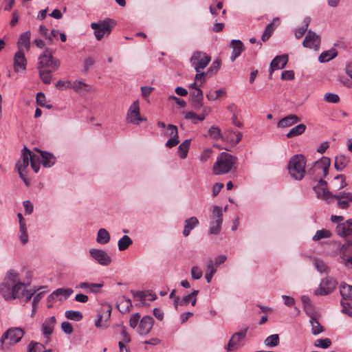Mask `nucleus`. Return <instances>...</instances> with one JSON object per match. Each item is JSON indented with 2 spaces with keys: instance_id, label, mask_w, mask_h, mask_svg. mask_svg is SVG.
I'll use <instances>...</instances> for the list:
<instances>
[{
  "instance_id": "obj_28",
  "label": "nucleus",
  "mask_w": 352,
  "mask_h": 352,
  "mask_svg": "<svg viewBox=\"0 0 352 352\" xmlns=\"http://www.w3.org/2000/svg\"><path fill=\"white\" fill-rule=\"evenodd\" d=\"M199 224V221L195 217H190L185 220L183 234L184 236H188L190 231L194 229Z\"/></svg>"
},
{
  "instance_id": "obj_32",
  "label": "nucleus",
  "mask_w": 352,
  "mask_h": 352,
  "mask_svg": "<svg viewBox=\"0 0 352 352\" xmlns=\"http://www.w3.org/2000/svg\"><path fill=\"white\" fill-rule=\"evenodd\" d=\"M310 315V323L311 325V333L314 336H317L324 331V327L320 324L318 320L312 314Z\"/></svg>"
},
{
  "instance_id": "obj_61",
  "label": "nucleus",
  "mask_w": 352,
  "mask_h": 352,
  "mask_svg": "<svg viewBox=\"0 0 352 352\" xmlns=\"http://www.w3.org/2000/svg\"><path fill=\"white\" fill-rule=\"evenodd\" d=\"M87 86V85L81 80H76L71 83V88L76 91L84 89Z\"/></svg>"
},
{
  "instance_id": "obj_10",
  "label": "nucleus",
  "mask_w": 352,
  "mask_h": 352,
  "mask_svg": "<svg viewBox=\"0 0 352 352\" xmlns=\"http://www.w3.org/2000/svg\"><path fill=\"white\" fill-rule=\"evenodd\" d=\"M211 58L206 53L202 52H195L191 58L190 63L192 67H194L196 72L203 71V69L210 63Z\"/></svg>"
},
{
  "instance_id": "obj_33",
  "label": "nucleus",
  "mask_w": 352,
  "mask_h": 352,
  "mask_svg": "<svg viewBox=\"0 0 352 352\" xmlns=\"http://www.w3.org/2000/svg\"><path fill=\"white\" fill-rule=\"evenodd\" d=\"M340 292L343 298L342 300H351L352 302V286L343 283L340 285Z\"/></svg>"
},
{
  "instance_id": "obj_46",
  "label": "nucleus",
  "mask_w": 352,
  "mask_h": 352,
  "mask_svg": "<svg viewBox=\"0 0 352 352\" xmlns=\"http://www.w3.org/2000/svg\"><path fill=\"white\" fill-rule=\"evenodd\" d=\"M313 263L318 272L322 274L328 272V267L323 261L318 258H314L313 260Z\"/></svg>"
},
{
  "instance_id": "obj_31",
  "label": "nucleus",
  "mask_w": 352,
  "mask_h": 352,
  "mask_svg": "<svg viewBox=\"0 0 352 352\" xmlns=\"http://www.w3.org/2000/svg\"><path fill=\"white\" fill-rule=\"evenodd\" d=\"M30 31H27L21 34L17 42L19 47H24L25 49L29 50L30 47Z\"/></svg>"
},
{
  "instance_id": "obj_40",
  "label": "nucleus",
  "mask_w": 352,
  "mask_h": 352,
  "mask_svg": "<svg viewBox=\"0 0 352 352\" xmlns=\"http://www.w3.org/2000/svg\"><path fill=\"white\" fill-rule=\"evenodd\" d=\"M278 21V19L276 18L273 20V22L269 23L266 26L265 31L263 33L262 36H261V39L263 42H265L270 38L273 32L274 31V24L276 21Z\"/></svg>"
},
{
  "instance_id": "obj_30",
  "label": "nucleus",
  "mask_w": 352,
  "mask_h": 352,
  "mask_svg": "<svg viewBox=\"0 0 352 352\" xmlns=\"http://www.w3.org/2000/svg\"><path fill=\"white\" fill-rule=\"evenodd\" d=\"M338 55V52L335 48H331L329 50L324 51L320 54L318 57V60L320 63H327L335 58Z\"/></svg>"
},
{
  "instance_id": "obj_64",
  "label": "nucleus",
  "mask_w": 352,
  "mask_h": 352,
  "mask_svg": "<svg viewBox=\"0 0 352 352\" xmlns=\"http://www.w3.org/2000/svg\"><path fill=\"white\" fill-rule=\"evenodd\" d=\"M95 64V60L91 57H87L84 60V72L88 70Z\"/></svg>"
},
{
  "instance_id": "obj_60",
  "label": "nucleus",
  "mask_w": 352,
  "mask_h": 352,
  "mask_svg": "<svg viewBox=\"0 0 352 352\" xmlns=\"http://www.w3.org/2000/svg\"><path fill=\"white\" fill-rule=\"evenodd\" d=\"M43 292H39V293H37V294H36V292H35L34 294L32 296V297H33V300H32V314L35 313L36 307L37 306V304L41 300V299L43 298Z\"/></svg>"
},
{
  "instance_id": "obj_59",
  "label": "nucleus",
  "mask_w": 352,
  "mask_h": 352,
  "mask_svg": "<svg viewBox=\"0 0 352 352\" xmlns=\"http://www.w3.org/2000/svg\"><path fill=\"white\" fill-rule=\"evenodd\" d=\"M140 314L139 313L134 314L129 319V325L131 328L135 329L138 327Z\"/></svg>"
},
{
  "instance_id": "obj_27",
  "label": "nucleus",
  "mask_w": 352,
  "mask_h": 352,
  "mask_svg": "<svg viewBox=\"0 0 352 352\" xmlns=\"http://www.w3.org/2000/svg\"><path fill=\"white\" fill-rule=\"evenodd\" d=\"M103 286L102 283H90L87 282H83L78 284L76 286V289H85L89 292L98 293L100 288Z\"/></svg>"
},
{
  "instance_id": "obj_57",
  "label": "nucleus",
  "mask_w": 352,
  "mask_h": 352,
  "mask_svg": "<svg viewBox=\"0 0 352 352\" xmlns=\"http://www.w3.org/2000/svg\"><path fill=\"white\" fill-rule=\"evenodd\" d=\"M21 242L23 244H25L28 241V235L27 233V228L26 226H20V236H19Z\"/></svg>"
},
{
  "instance_id": "obj_38",
  "label": "nucleus",
  "mask_w": 352,
  "mask_h": 352,
  "mask_svg": "<svg viewBox=\"0 0 352 352\" xmlns=\"http://www.w3.org/2000/svg\"><path fill=\"white\" fill-rule=\"evenodd\" d=\"M306 125L304 124H299L298 125L293 127L286 135L287 138H291L300 135H302L306 130Z\"/></svg>"
},
{
  "instance_id": "obj_45",
  "label": "nucleus",
  "mask_w": 352,
  "mask_h": 352,
  "mask_svg": "<svg viewBox=\"0 0 352 352\" xmlns=\"http://www.w3.org/2000/svg\"><path fill=\"white\" fill-rule=\"evenodd\" d=\"M226 91L225 89H220L217 91L210 90L207 94L206 98L208 100L213 101L221 97V96L226 95Z\"/></svg>"
},
{
  "instance_id": "obj_54",
  "label": "nucleus",
  "mask_w": 352,
  "mask_h": 352,
  "mask_svg": "<svg viewBox=\"0 0 352 352\" xmlns=\"http://www.w3.org/2000/svg\"><path fill=\"white\" fill-rule=\"evenodd\" d=\"M131 292L135 300H139L142 305L145 303L146 294L143 292L131 290Z\"/></svg>"
},
{
  "instance_id": "obj_16",
  "label": "nucleus",
  "mask_w": 352,
  "mask_h": 352,
  "mask_svg": "<svg viewBox=\"0 0 352 352\" xmlns=\"http://www.w3.org/2000/svg\"><path fill=\"white\" fill-rule=\"evenodd\" d=\"M320 44V37L315 32L309 30L307 32V35L302 42V45L305 47L318 50Z\"/></svg>"
},
{
  "instance_id": "obj_17",
  "label": "nucleus",
  "mask_w": 352,
  "mask_h": 352,
  "mask_svg": "<svg viewBox=\"0 0 352 352\" xmlns=\"http://www.w3.org/2000/svg\"><path fill=\"white\" fill-rule=\"evenodd\" d=\"M21 282L19 273L14 270H10L5 276L1 287H6V290H10L11 287Z\"/></svg>"
},
{
  "instance_id": "obj_58",
  "label": "nucleus",
  "mask_w": 352,
  "mask_h": 352,
  "mask_svg": "<svg viewBox=\"0 0 352 352\" xmlns=\"http://www.w3.org/2000/svg\"><path fill=\"white\" fill-rule=\"evenodd\" d=\"M203 272L202 270L197 266H193L191 268V276L192 278L195 280L200 279L202 277Z\"/></svg>"
},
{
  "instance_id": "obj_49",
  "label": "nucleus",
  "mask_w": 352,
  "mask_h": 352,
  "mask_svg": "<svg viewBox=\"0 0 352 352\" xmlns=\"http://www.w3.org/2000/svg\"><path fill=\"white\" fill-rule=\"evenodd\" d=\"M331 236V233L329 230L322 229L318 230L315 235L313 236V240L315 241H319L322 239H327L330 238Z\"/></svg>"
},
{
  "instance_id": "obj_22",
  "label": "nucleus",
  "mask_w": 352,
  "mask_h": 352,
  "mask_svg": "<svg viewBox=\"0 0 352 352\" xmlns=\"http://www.w3.org/2000/svg\"><path fill=\"white\" fill-rule=\"evenodd\" d=\"M288 62V56L283 54L276 56L270 63V78H272V73L277 69H283Z\"/></svg>"
},
{
  "instance_id": "obj_12",
  "label": "nucleus",
  "mask_w": 352,
  "mask_h": 352,
  "mask_svg": "<svg viewBox=\"0 0 352 352\" xmlns=\"http://www.w3.org/2000/svg\"><path fill=\"white\" fill-rule=\"evenodd\" d=\"M338 282L333 278H322L317 289L314 291L315 296H327L332 293L336 288Z\"/></svg>"
},
{
  "instance_id": "obj_29",
  "label": "nucleus",
  "mask_w": 352,
  "mask_h": 352,
  "mask_svg": "<svg viewBox=\"0 0 352 352\" xmlns=\"http://www.w3.org/2000/svg\"><path fill=\"white\" fill-rule=\"evenodd\" d=\"M190 96L192 102L195 103V109H197L202 107L203 91L201 89H195V90L190 91Z\"/></svg>"
},
{
  "instance_id": "obj_44",
  "label": "nucleus",
  "mask_w": 352,
  "mask_h": 352,
  "mask_svg": "<svg viewBox=\"0 0 352 352\" xmlns=\"http://www.w3.org/2000/svg\"><path fill=\"white\" fill-rule=\"evenodd\" d=\"M133 243L132 240L127 235H124L118 243V249L120 251L125 250Z\"/></svg>"
},
{
  "instance_id": "obj_5",
  "label": "nucleus",
  "mask_w": 352,
  "mask_h": 352,
  "mask_svg": "<svg viewBox=\"0 0 352 352\" xmlns=\"http://www.w3.org/2000/svg\"><path fill=\"white\" fill-rule=\"evenodd\" d=\"M60 65V60L54 57L51 49H46L38 57V68L56 72Z\"/></svg>"
},
{
  "instance_id": "obj_56",
  "label": "nucleus",
  "mask_w": 352,
  "mask_h": 352,
  "mask_svg": "<svg viewBox=\"0 0 352 352\" xmlns=\"http://www.w3.org/2000/svg\"><path fill=\"white\" fill-rule=\"evenodd\" d=\"M166 135L170 136V138H179L177 127L175 125L168 124L167 126V133Z\"/></svg>"
},
{
  "instance_id": "obj_11",
  "label": "nucleus",
  "mask_w": 352,
  "mask_h": 352,
  "mask_svg": "<svg viewBox=\"0 0 352 352\" xmlns=\"http://www.w3.org/2000/svg\"><path fill=\"white\" fill-rule=\"evenodd\" d=\"M222 217L221 208L218 206H213L209 228L210 234L217 235L220 232L223 222Z\"/></svg>"
},
{
  "instance_id": "obj_18",
  "label": "nucleus",
  "mask_w": 352,
  "mask_h": 352,
  "mask_svg": "<svg viewBox=\"0 0 352 352\" xmlns=\"http://www.w3.org/2000/svg\"><path fill=\"white\" fill-rule=\"evenodd\" d=\"M89 254L91 258L102 265H109L111 262V258L104 250L99 249H90Z\"/></svg>"
},
{
  "instance_id": "obj_3",
  "label": "nucleus",
  "mask_w": 352,
  "mask_h": 352,
  "mask_svg": "<svg viewBox=\"0 0 352 352\" xmlns=\"http://www.w3.org/2000/svg\"><path fill=\"white\" fill-rule=\"evenodd\" d=\"M306 158L304 155L297 154L292 156L288 163V170L291 177L301 180L305 175Z\"/></svg>"
},
{
  "instance_id": "obj_63",
  "label": "nucleus",
  "mask_w": 352,
  "mask_h": 352,
  "mask_svg": "<svg viewBox=\"0 0 352 352\" xmlns=\"http://www.w3.org/2000/svg\"><path fill=\"white\" fill-rule=\"evenodd\" d=\"M341 305L342 307V312L352 317V306H351L349 303L344 302V300L341 301Z\"/></svg>"
},
{
  "instance_id": "obj_51",
  "label": "nucleus",
  "mask_w": 352,
  "mask_h": 352,
  "mask_svg": "<svg viewBox=\"0 0 352 352\" xmlns=\"http://www.w3.org/2000/svg\"><path fill=\"white\" fill-rule=\"evenodd\" d=\"M331 344V341L329 338L318 339L314 342L316 347L322 349H327Z\"/></svg>"
},
{
  "instance_id": "obj_1",
  "label": "nucleus",
  "mask_w": 352,
  "mask_h": 352,
  "mask_svg": "<svg viewBox=\"0 0 352 352\" xmlns=\"http://www.w3.org/2000/svg\"><path fill=\"white\" fill-rule=\"evenodd\" d=\"M6 287H1V293L7 300L19 298L28 302L36 292V290H30L28 289V285L21 282L10 287V290H6Z\"/></svg>"
},
{
  "instance_id": "obj_4",
  "label": "nucleus",
  "mask_w": 352,
  "mask_h": 352,
  "mask_svg": "<svg viewBox=\"0 0 352 352\" xmlns=\"http://www.w3.org/2000/svg\"><path fill=\"white\" fill-rule=\"evenodd\" d=\"M21 160H19L16 164L19 175L26 173L25 170L30 163L35 173L38 172L40 165L36 162L38 157L35 153H32L26 147H24L21 152Z\"/></svg>"
},
{
  "instance_id": "obj_24",
  "label": "nucleus",
  "mask_w": 352,
  "mask_h": 352,
  "mask_svg": "<svg viewBox=\"0 0 352 352\" xmlns=\"http://www.w3.org/2000/svg\"><path fill=\"white\" fill-rule=\"evenodd\" d=\"M56 320L54 316H51L45 320L42 324V332L43 336L48 338L49 336L52 333L54 328L56 324Z\"/></svg>"
},
{
  "instance_id": "obj_9",
  "label": "nucleus",
  "mask_w": 352,
  "mask_h": 352,
  "mask_svg": "<svg viewBox=\"0 0 352 352\" xmlns=\"http://www.w3.org/2000/svg\"><path fill=\"white\" fill-rule=\"evenodd\" d=\"M24 335L21 328L12 327L8 329L2 336L1 342L3 345H8L19 342Z\"/></svg>"
},
{
  "instance_id": "obj_35",
  "label": "nucleus",
  "mask_w": 352,
  "mask_h": 352,
  "mask_svg": "<svg viewBox=\"0 0 352 352\" xmlns=\"http://www.w3.org/2000/svg\"><path fill=\"white\" fill-rule=\"evenodd\" d=\"M117 308L122 314L129 313L132 308V302L130 299L123 298L117 305Z\"/></svg>"
},
{
  "instance_id": "obj_50",
  "label": "nucleus",
  "mask_w": 352,
  "mask_h": 352,
  "mask_svg": "<svg viewBox=\"0 0 352 352\" xmlns=\"http://www.w3.org/2000/svg\"><path fill=\"white\" fill-rule=\"evenodd\" d=\"M65 316L67 319L74 321H79L82 318V313L78 311H66Z\"/></svg>"
},
{
  "instance_id": "obj_42",
  "label": "nucleus",
  "mask_w": 352,
  "mask_h": 352,
  "mask_svg": "<svg viewBox=\"0 0 352 352\" xmlns=\"http://www.w3.org/2000/svg\"><path fill=\"white\" fill-rule=\"evenodd\" d=\"M243 134L237 131L228 130L227 138L229 140L234 143L237 144L242 140Z\"/></svg>"
},
{
  "instance_id": "obj_55",
  "label": "nucleus",
  "mask_w": 352,
  "mask_h": 352,
  "mask_svg": "<svg viewBox=\"0 0 352 352\" xmlns=\"http://www.w3.org/2000/svg\"><path fill=\"white\" fill-rule=\"evenodd\" d=\"M324 99L326 102L330 103H338L340 102V97L338 94L333 93H327L324 96Z\"/></svg>"
},
{
  "instance_id": "obj_14",
  "label": "nucleus",
  "mask_w": 352,
  "mask_h": 352,
  "mask_svg": "<svg viewBox=\"0 0 352 352\" xmlns=\"http://www.w3.org/2000/svg\"><path fill=\"white\" fill-rule=\"evenodd\" d=\"M126 120L129 122L139 125L142 121H146V119L144 118L140 115V109L138 100L134 101L128 109L126 114Z\"/></svg>"
},
{
  "instance_id": "obj_26",
  "label": "nucleus",
  "mask_w": 352,
  "mask_h": 352,
  "mask_svg": "<svg viewBox=\"0 0 352 352\" xmlns=\"http://www.w3.org/2000/svg\"><path fill=\"white\" fill-rule=\"evenodd\" d=\"M230 46L232 48V52L230 56L232 61H234L244 51V45L240 40H232Z\"/></svg>"
},
{
  "instance_id": "obj_23",
  "label": "nucleus",
  "mask_w": 352,
  "mask_h": 352,
  "mask_svg": "<svg viewBox=\"0 0 352 352\" xmlns=\"http://www.w3.org/2000/svg\"><path fill=\"white\" fill-rule=\"evenodd\" d=\"M338 201V206L341 209L349 208L350 203H352V192H343L339 195H334V199Z\"/></svg>"
},
{
  "instance_id": "obj_21",
  "label": "nucleus",
  "mask_w": 352,
  "mask_h": 352,
  "mask_svg": "<svg viewBox=\"0 0 352 352\" xmlns=\"http://www.w3.org/2000/svg\"><path fill=\"white\" fill-rule=\"evenodd\" d=\"M154 320L151 316H144L140 321L138 327V333L140 336H146L148 335L153 326Z\"/></svg>"
},
{
  "instance_id": "obj_43",
  "label": "nucleus",
  "mask_w": 352,
  "mask_h": 352,
  "mask_svg": "<svg viewBox=\"0 0 352 352\" xmlns=\"http://www.w3.org/2000/svg\"><path fill=\"white\" fill-rule=\"evenodd\" d=\"M38 70L40 78L43 82L47 85L50 84L52 78V72H53L40 68H38Z\"/></svg>"
},
{
  "instance_id": "obj_20",
  "label": "nucleus",
  "mask_w": 352,
  "mask_h": 352,
  "mask_svg": "<svg viewBox=\"0 0 352 352\" xmlns=\"http://www.w3.org/2000/svg\"><path fill=\"white\" fill-rule=\"evenodd\" d=\"M36 153V155H37L38 159H36L37 163L40 165V163L43 164L45 167H51L53 166L56 162L55 157L47 152H43L39 149H35Z\"/></svg>"
},
{
  "instance_id": "obj_8",
  "label": "nucleus",
  "mask_w": 352,
  "mask_h": 352,
  "mask_svg": "<svg viewBox=\"0 0 352 352\" xmlns=\"http://www.w3.org/2000/svg\"><path fill=\"white\" fill-rule=\"evenodd\" d=\"M331 160L329 157H322L313 165L310 172L319 179L325 177L329 173Z\"/></svg>"
},
{
  "instance_id": "obj_7",
  "label": "nucleus",
  "mask_w": 352,
  "mask_h": 352,
  "mask_svg": "<svg viewBox=\"0 0 352 352\" xmlns=\"http://www.w3.org/2000/svg\"><path fill=\"white\" fill-rule=\"evenodd\" d=\"M114 25V21L111 19L91 23V28L94 30V35L98 41L101 40L106 34L109 35Z\"/></svg>"
},
{
  "instance_id": "obj_13",
  "label": "nucleus",
  "mask_w": 352,
  "mask_h": 352,
  "mask_svg": "<svg viewBox=\"0 0 352 352\" xmlns=\"http://www.w3.org/2000/svg\"><path fill=\"white\" fill-rule=\"evenodd\" d=\"M314 190L318 198L329 203L334 199V195L327 188V183L322 179H319L316 186H314Z\"/></svg>"
},
{
  "instance_id": "obj_6",
  "label": "nucleus",
  "mask_w": 352,
  "mask_h": 352,
  "mask_svg": "<svg viewBox=\"0 0 352 352\" xmlns=\"http://www.w3.org/2000/svg\"><path fill=\"white\" fill-rule=\"evenodd\" d=\"M331 221L337 223L336 232L338 236L343 238L352 236V219L344 221L342 216L332 215Z\"/></svg>"
},
{
  "instance_id": "obj_36",
  "label": "nucleus",
  "mask_w": 352,
  "mask_h": 352,
  "mask_svg": "<svg viewBox=\"0 0 352 352\" xmlns=\"http://www.w3.org/2000/svg\"><path fill=\"white\" fill-rule=\"evenodd\" d=\"M191 140H184L178 147V155L181 159L186 158L190 148Z\"/></svg>"
},
{
  "instance_id": "obj_19",
  "label": "nucleus",
  "mask_w": 352,
  "mask_h": 352,
  "mask_svg": "<svg viewBox=\"0 0 352 352\" xmlns=\"http://www.w3.org/2000/svg\"><path fill=\"white\" fill-rule=\"evenodd\" d=\"M27 60L22 50H19L14 56L13 69L16 73L25 72L26 70Z\"/></svg>"
},
{
  "instance_id": "obj_39",
  "label": "nucleus",
  "mask_w": 352,
  "mask_h": 352,
  "mask_svg": "<svg viewBox=\"0 0 352 352\" xmlns=\"http://www.w3.org/2000/svg\"><path fill=\"white\" fill-rule=\"evenodd\" d=\"M72 293L73 289L70 288H59L53 292V296H56L58 297V299L61 300L63 298L66 300Z\"/></svg>"
},
{
  "instance_id": "obj_53",
  "label": "nucleus",
  "mask_w": 352,
  "mask_h": 352,
  "mask_svg": "<svg viewBox=\"0 0 352 352\" xmlns=\"http://www.w3.org/2000/svg\"><path fill=\"white\" fill-rule=\"evenodd\" d=\"M309 19H306L305 21V24L302 27L296 29L295 32V36L297 38H300L305 34L307 30V28L309 25Z\"/></svg>"
},
{
  "instance_id": "obj_34",
  "label": "nucleus",
  "mask_w": 352,
  "mask_h": 352,
  "mask_svg": "<svg viewBox=\"0 0 352 352\" xmlns=\"http://www.w3.org/2000/svg\"><path fill=\"white\" fill-rule=\"evenodd\" d=\"M349 160L347 157L340 155L335 157L334 166L338 170H342L348 164Z\"/></svg>"
},
{
  "instance_id": "obj_37",
  "label": "nucleus",
  "mask_w": 352,
  "mask_h": 352,
  "mask_svg": "<svg viewBox=\"0 0 352 352\" xmlns=\"http://www.w3.org/2000/svg\"><path fill=\"white\" fill-rule=\"evenodd\" d=\"M110 241L109 232L104 228H100L98 231L96 241L100 244H107Z\"/></svg>"
},
{
  "instance_id": "obj_41",
  "label": "nucleus",
  "mask_w": 352,
  "mask_h": 352,
  "mask_svg": "<svg viewBox=\"0 0 352 352\" xmlns=\"http://www.w3.org/2000/svg\"><path fill=\"white\" fill-rule=\"evenodd\" d=\"M217 269V268L214 265V261L212 260H209L207 264V272L205 275V278L208 283L211 282L212 278L215 274Z\"/></svg>"
},
{
  "instance_id": "obj_48",
  "label": "nucleus",
  "mask_w": 352,
  "mask_h": 352,
  "mask_svg": "<svg viewBox=\"0 0 352 352\" xmlns=\"http://www.w3.org/2000/svg\"><path fill=\"white\" fill-rule=\"evenodd\" d=\"M184 118L186 120H190L193 124H197L198 122L204 120V116H201L200 114L197 115L192 111L184 113Z\"/></svg>"
},
{
  "instance_id": "obj_62",
  "label": "nucleus",
  "mask_w": 352,
  "mask_h": 352,
  "mask_svg": "<svg viewBox=\"0 0 352 352\" xmlns=\"http://www.w3.org/2000/svg\"><path fill=\"white\" fill-rule=\"evenodd\" d=\"M212 151L210 149H205L202 151L199 156V160L201 163H205L210 157Z\"/></svg>"
},
{
  "instance_id": "obj_52",
  "label": "nucleus",
  "mask_w": 352,
  "mask_h": 352,
  "mask_svg": "<svg viewBox=\"0 0 352 352\" xmlns=\"http://www.w3.org/2000/svg\"><path fill=\"white\" fill-rule=\"evenodd\" d=\"M208 135L214 140H219L222 138L221 129L217 126H212L208 130Z\"/></svg>"
},
{
  "instance_id": "obj_2",
  "label": "nucleus",
  "mask_w": 352,
  "mask_h": 352,
  "mask_svg": "<svg viewBox=\"0 0 352 352\" xmlns=\"http://www.w3.org/2000/svg\"><path fill=\"white\" fill-rule=\"evenodd\" d=\"M236 158L231 154L222 152L217 157L216 162L212 166L214 175H225L229 173L234 166Z\"/></svg>"
},
{
  "instance_id": "obj_47",
  "label": "nucleus",
  "mask_w": 352,
  "mask_h": 352,
  "mask_svg": "<svg viewBox=\"0 0 352 352\" xmlns=\"http://www.w3.org/2000/svg\"><path fill=\"white\" fill-rule=\"evenodd\" d=\"M265 344L268 347H274L279 344V336L278 334H273L268 336L264 342Z\"/></svg>"
},
{
  "instance_id": "obj_15",
  "label": "nucleus",
  "mask_w": 352,
  "mask_h": 352,
  "mask_svg": "<svg viewBox=\"0 0 352 352\" xmlns=\"http://www.w3.org/2000/svg\"><path fill=\"white\" fill-rule=\"evenodd\" d=\"M247 329L243 331L235 333L232 335L230 340H229L226 349L228 351H234L239 349L242 344L241 342L246 336Z\"/></svg>"
},
{
  "instance_id": "obj_25",
  "label": "nucleus",
  "mask_w": 352,
  "mask_h": 352,
  "mask_svg": "<svg viewBox=\"0 0 352 352\" xmlns=\"http://www.w3.org/2000/svg\"><path fill=\"white\" fill-rule=\"evenodd\" d=\"M298 122H300V118L296 115L290 114L280 119L277 124V126L279 128H287Z\"/></svg>"
}]
</instances>
